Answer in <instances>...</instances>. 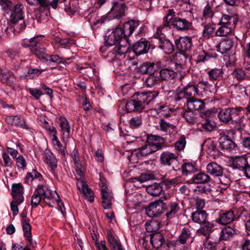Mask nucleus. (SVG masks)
<instances>
[{
    "label": "nucleus",
    "instance_id": "nucleus-61",
    "mask_svg": "<svg viewBox=\"0 0 250 250\" xmlns=\"http://www.w3.org/2000/svg\"><path fill=\"white\" fill-rule=\"evenodd\" d=\"M215 27L212 25L207 24L204 26L203 35L204 37L208 38L214 32Z\"/></svg>",
    "mask_w": 250,
    "mask_h": 250
},
{
    "label": "nucleus",
    "instance_id": "nucleus-56",
    "mask_svg": "<svg viewBox=\"0 0 250 250\" xmlns=\"http://www.w3.org/2000/svg\"><path fill=\"white\" fill-rule=\"evenodd\" d=\"M160 130L164 132L167 133L168 129H173L175 126L167 122L164 119H161L159 123Z\"/></svg>",
    "mask_w": 250,
    "mask_h": 250
},
{
    "label": "nucleus",
    "instance_id": "nucleus-2",
    "mask_svg": "<svg viewBox=\"0 0 250 250\" xmlns=\"http://www.w3.org/2000/svg\"><path fill=\"white\" fill-rule=\"evenodd\" d=\"M156 96L153 92H137L133 95V99L126 103V110L127 112H141L146 105L153 102Z\"/></svg>",
    "mask_w": 250,
    "mask_h": 250
},
{
    "label": "nucleus",
    "instance_id": "nucleus-52",
    "mask_svg": "<svg viewBox=\"0 0 250 250\" xmlns=\"http://www.w3.org/2000/svg\"><path fill=\"white\" fill-rule=\"evenodd\" d=\"M146 230L147 232L152 233L157 232L160 228L159 223L155 221H151L150 223L146 224Z\"/></svg>",
    "mask_w": 250,
    "mask_h": 250
},
{
    "label": "nucleus",
    "instance_id": "nucleus-50",
    "mask_svg": "<svg viewBox=\"0 0 250 250\" xmlns=\"http://www.w3.org/2000/svg\"><path fill=\"white\" fill-rule=\"evenodd\" d=\"M239 218L245 222L246 229L250 231V212L247 211L242 212L239 214Z\"/></svg>",
    "mask_w": 250,
    "mask_h": 250
},
{
    "label": "nucleus",
    "instance_id": "nucleus-57",
    "mask_svg": "<svg viewBox=\"0 0 250 250\" xmlns=\"http://www.w3.org/2000/svg\"><path fill=\"white\" fill-rule=\"evenodd\" d=\"M233 76L238 81H242L246 78L247 75L244 70L242 68L236 69L232 73Z\"/></svg>",
    "mask_w": 250,
    "mask_h": 250
},
{
    "label": "nucleus",
    "instance_id": "nucleus-8",
    "mask_svg": "<svg viewBox=\"0 0 250 250\" xmlns=\"http://www.w3.org/2000/svg\"><path fill=\"white\" fill-rule=\"evenodd\" d=\"M139 24L138 21L130 20L125 23L122 28H116L121 32L120 35L123 39V42H125L127 43V37L133 33L134 30L138 27Z\"/></svg>",
    "mask_w": 250,
    "mask_h": 250
},
{
    "label": "nucleus",
    "instance_id": "nucleus-59",
    "mask_svg": "<svg viewBox=\"0 0 250 250\" xmlns=\"http://www.w3.org/2000/svg\"><path fill=\"white\" fill-rule=\"evenodd\" d=\"M186 141L184 135H182L175 143V148L180 151L183 150L186 146Z\"/></svg>",
    "mask_w": 250,
    "mask_h": 250
},
{
    "label": "nucleus",
    "instance_id": "nucleus-43",
    "mask_svg": "<svg viewBox=\"0 0 250 250\" xmlns=\"http://www.w3.org/2000/svg\"><path fill=\"white\" fill-rule=\"evenodd\" d=\"M207 73L209 80L213 82L219 79L221 75L223 74V71L221 68H214L208 71Z\"/></svg>",
    "mask_w": 250,
    "mask_h": 250
},
{
    "label": "nucleus",
    "instance_id": "nucleus-60",
    "mask_svg": "<svg viewBox=\"0 0 250 250\" xmlns=\"http://www.w3.org/2000/svg\"><path fill=\"white\" fill-rule=\"evenodd\" d=\"M212 5L209 4V3H208L205 7L203 12V15L206 19L211 18L213 16L214 13L212 9Z\"/></svg>",
    "mask_w": 250,
    "mask_h": 250
},
{
    "label": "nucleus",
    "instance_id": "nucleus-51",
    "mask_svg": "<svg viewBox=\"0 0 250 250\" xmlns=\"http://www.w3.org/2000/svg\"><path fill=\"white\" fill-rule=\"evenodd\" d=\"M130 127L132 128L139 127L142 123V118L141 115L135 116L131 118L129 121Z\"/></svg>",
    "mask_w": 250,
    "mask_h": 250
},
{
    "label": "nucleus",
    "instance_id": "nucleus-22",
    "mask_svg": "<svg viewBox=\"0 0 250 250\" xmlns=\"http://www.w3.org/2000/svg\"><path fill=\"white\" fill-rule=\"evenodd\" d=\"M206 170L207 173L212 175L215 179L220 176L223 172L222 167L215 162L208 164L206 167Z\"/></svg>",
    "mask_w": 250,
    "mask_h": 250
},
{
    "label": "nucleus",
    "instance_id": "nucleus-49",
    "mask_svg": "<svg viewBox=\"0 0 250 250\" xmlns=\"http://www.w3.org/2000/svg\"><path fill=\"white\" fill-rule=\"evenodd\" d=\"M43 59H45L46 61L48 62V63L52 62L59 64L66 62L65 59L60 57L58 55H48L47 54V56Z\"/></svg>",
    "mask_w": 250,
    "mask_h": 250
},
{
    "label": "nucleus",
    "instance_id": "nucleus-16",
    "mask_svg": "<svg viewBox=\"0 0 250 250\" xmlns=\"http://www.w3.org/2000/svg\"><path fill=\"white\" fill-rule=\"evenodd\" d=\"M24 6L22 4H17L15 5L13 9L12 10L10 15V21L13 23H16L19 21L21 20L23 18V9Z\"/></svg>",
    "mask_w": 250,
    "mask_h": 250
},
{
    "label": "nucleus",
    "instance_id": "nucleus-13",
    "mask_svg": "<svg viewBox=\"0 0 250 250\" xmlns=\"http://www.w3.org/2000/svg\"><path fill=\"white\" fill-rule=\"evenodd\" d=\"M150 47L149 42L141 39L135 42L132 46V50L137 56L146 53Z\"/></svg>",
    "mask_w": 250,
    "mask_h": 250
},
{
    "label": "nucleus",
    "instance_id": "nucleus-36",
    "mask_svg": "<svg viewBox=\"0 0 250 250\" xmlns=\"http://www.w3.org/2000/svg\"><path fill=\"white\" fill-rule=\"evenodd\" d=\"M34 193L41 197L43 196L47 198L53 197V196H54L52 191L48 190L47 188H45L42 185H39L37 188L35 189Z\"/></svg>",
    "mask_w": 250,
    "mask_h": 250
},
{
    "label": "nucleus",
    "instance_id": "nucleus-1",
    "mask_svg": "<svg viewBox=\"0 0 250 250\" xmlns=\"http://www.w3.org/2000/svg\"><path fill=\"white\" fill-rule=\"evenodd\" d=\"M244 108L238 106L228 107L220 110L218 117L222 122L231 124L234 125L236 130H241L246 126V119L244 115Z\"/></svg>",
    "mask_w": 250,
    "mask_h": 250
},
{
    "label": "nucleus",
    "instance_id": "nucleus-33",
    "mask_svg": "<svg viewBox=\"0 0 250 250\" xmlns=\"http://www.w3.org/2000/svg\"><path fill=\"white\" fill-rule=\"evenodd\" d=\"M192 179L193 183L195 184L207 183L212 180L210 177L204 172H200L196 174Z\"/></svg>",
    "mask_w": 250,
    "mask_h": 250
},
{
    "label": "nucleus",
    "instance_id": "nucleus-12",
    "mask_svg": "<svg viewBox=\"0 0 250 250\" xmlns=\"http://www.w3.org/2000/svg\"><path fill=\"white\" fill-rule=\"evenodd\" d=\"M175 43L177 49L183 53L190 50L192 44V39L188 37H180L175 40Z\"/></svg>",
    "mask_w": 250,
    "mask_h": 250
},
{
    "label": "nucleus",
    "instance_id": "nucleus-17",
    "mask_svg": "<svg viewBox=\"0 0 250 250\" xmlns=\"http://www.w3.org/2000/svg\"><path fill=\"white\" fill-rule=\"evenodd\" d=\"M194 237L192 236L191 231L190 229L184 228L181 231L177 243H180L181 244H186L188 243L191 244L193 242Z\"/></svg>",
    "mask_w": 250,
    "mask_h": 250
},
{
    "label": "nucleus",
    "instance_id": "nucleus-38",
    "mask_svg": "<svg viewBox=\"0 0 250 250\" xmlns=\"http://www.w3.org/2000/svg\"><path fill=\"white\" fill-rule=\"evenodd\" d=\"M159 75L162 80L167 81L174 78L176 73L172 69L167 68L162 69Z\"/></svg>",
    "mask_w": 250,
    "mask_h": 250
},
{
    "label": "nucleus",
    "instance_id": "nucleus-28",
    "mask_svg": "<svg viewBox=\"0 0 250 250\" xmlns=\"http://www.w3.org/2000/svg\"><path fill=\"white\" fill-rule=\"evenodd\" d=\"M184 97L188 100L189 98L194 97L198 94V88L197 86L193 84H188L184 87L182 90Z\"/></svg>",
    "mask_w": 250,
    "mask_h": 250
},
{
    "label": "nucleus",
    "instance_id": "nucleus-35",
    "mask_svg": "<svg viewBox=\"0 0 250 250\" xmlns=\"http://www.w3.org/2000/svg\"><path fill=\"white\" fill-rule=\"evenodd\" d=\"M201 116L203 118L205 117V121L202 123V127L205 130L211 131L216 127V123L209 117H207L205 113H202Z\"/></svg>",
    "mask_w": 250,
    "mask_h": 250
},
{
    "label": "nucleus",
    "instance_id": "nucleus-3",
    "mask_svg": "<svg viewBox=\"0 0 250 250\" xmlns=\"http://www.w3.org/2000/svg\"><path fill=\"white\" fill-rule=\"evenodd\" d=\"M147 142L139 149V153L142 156H146L162 149L165 146L166 140L159 136L151 135L148 136Z\"/></svg>",
    "mask_w": 250,
    "mask_h": 250
},
{
    "label": "nucleus",
    "instance_id": "nucleus-4",
    "mask_svg": "<svg viewBox=\"0 0 250 250\" xmlns=\"http://www.w3.org/2000/svg\"><path fill=\"white\" fill-rule=\"evenodd\" d=\"M76 166V179L77 180V186L80 191L83 194L90 202L94 201V193L83 179V172L82 170V164H77Z\"/></svg>",
    "mask_w": 250,
    "mask_h": 250
},
{
    "label": "nucleus",
    "instance_id": "nucleus-23",
    "mask_svg": "<svg viewBox=\"0 0 250 250\" xmlns=\"http://www.w3.org/2000/svg\"><path fill=\"white\" fill-rule=\"evenodd\" d=\"M27 3L30 5H40L41 7L46 8L48 7L50 5L54 9H56L57 7V4L59 2L58 0H53L50 3L49 0H25Z\"/></svg>",
    "mask_w": 250,
    "mask_h": 250
},
{
    "label": "nucleus",
    "instance_id": "nucleus-10",
    "mask_svg": "<svg viewBox=\"0 0 250 250\" xmlns=\"http://www.w3.org/2000/svg\"><path fill=\"white\" fill-rule=\"evenodd\" d=\"M235 212L233 209L221 211L219 213L218 216L215 219V221L220 225H226L229 224L237 218H239V216H236Z\"/></svg>",
    "mask_w": 250,
    "mask_h": 250
},
{
    "label": "nucleus",
    "instance_id": "nucleus-21",
    "mask_svg": "<svg viewBox=\"0 0 250 250\" xmlns=\"http://www.w3.org/2000/svg\"><path fill=\"white\" fill-rule=\"evenodd\" d=\"M187 105L189 110H199L205 107V104L203 100L192 97L187 100Z\"/></svg>",
    "mask_w": 250,
    "mask_h": 250
},
{
    "label": "nucleus",
    "instance_id": "nucleus-55",
    "mask_svg": "<svg viewBox=\"0 0 250 250\" xmlns=\"http://www.w3.org/2000/svg\"><path fill=\"white\" fill-rule=\"evenodd\" d=\"M197 62H205L210 59V55L204 50L199 51L196 55Z\"/></svg>",
    "mask_w": 250,
    "mask_h": 250
},
{
    "label": "nucleus",
    "instance_id": "nucleus-34",
    "mask_svg": "<svg viewBox=\"0 0 250 250\" xmlns=\"http://www.w3.org/2000/svg\"><path fill=\"white\" fill-rule=\"evenodd\" d=\"M146 191L152 196H157L161 193L163 191V188L160 184L155 183L147 186Z\"/></svg>",
    "mask_w": 250,
    "mask_h": 250
},
{
    "label": "nucleus",
    "instance_id": "nucleus-46",
    "mask_svg": "<svg viewBox=\"0 0 250 250\" xmlns=\"http://www.w3.org/2000/svg\"><path fill=\"white\" fill-rule=\"evenodd\" d=\"M220 27L215 32L216 36L224 37L227 36L231 33L232 29L229 26L220 25Z\"/></svg>",
    "mask_w": 250,
    "mask_h": 250
},
{
    "label": "nucleus",
    "instance_id": "nucleus-6",
    "mask_svg": "<svg viewBox=\"0 0 250 250\" xmlns=\"http://www.w3.org/2000/svg\"><path fill=\"white\" fill-rule=\"evenodd\" d=\"M154 37L156 40V46L166 54H170L174 51V48L173 44L166 38L164 34L155 33Z\"/></svg>",
    "mask_w": 250,
    "mask_h": 250
},
{
    "label": "nucleus",
    "instance_id": "nucleus-5",
    "mask_svg": "<svg viewBox=\"0 0 250 250\" xmlns=\"http://www.w3.org/2000/svg\"><path fill=\"white\" fill-rule=\"evenodd\" d=\"M41 38V36H37L30 38L28 41L24 39L21 44L23 47H29L30 51L40 59H44L47 54L39 40Z\"/></svg>",
    "mask_w": 250,
    "mask_h": 250
},
{
    "label": "nucleus",
    "instance_id": "nucleus-64",
    "mask_svg": "<svg viewBox=\"0 0 250 250\" xmlns=\"http://www.w3.org/2000/svg\"><path fill=\"white\" fill-rule=\"evenodd\" d=\"M41 200L42 197L34 193L31 200V205L32 208L37 207L40 204Z\"/></svg>",
    "mask_w": 250,
    "mask_h": 250
},
{
    "label": "nucleus",
    "instance_id": "nucleus-31",
    "mask_svg": "<svg viewBox=\"0 0 250 250\" xmlns=\"http://www.w3.org/2000/svg\"><path fill=\"white\" fill-rule=\"evenodd\" d=\"M44 162L49 165L52 171H54L57 166V160L53 153L49 150L44 152Z\"/></svg>",
    "mask_w": 250,
    "mask_h": 250
},
{
    "label": "nucleus",
    "instance_id": "nucleus-37",
    "mask_svg": "<svg viewBox=\"0 0 250 250\" xmlns=\"http://www.w3.org/2000/svg\"><path fill=\"white\" fill-rule=\"evenodd\" d=\"M138 71L143 74H152L155 72L154 63L149 62H145L139 66Z\"/></svg>",
    "mask_w": 250,
    "mask_h": 250
},
{
    "label": "nucleus",
    "instance_id": "nucleus-42",
    "mask_svg": "<svg viewBox=\"0 0 250 250\" xmlns=\"http://www.w3.org/2000/svg\"><path fill=\"white\" fill-rule=\"evenodd\" d=\"M215 179L223 186V187H220V188L223 190H226L229 186L231 183L230 178L227 175H224L223 173Z\"/></svg>",
    "mask_w": 250,
    "mask_h": 250
},
{
    "label": "nucleus",
    "instance_id": "nucleus-44",
    "mask_svg": "<svg viewBox=\"0 0 250 250\" xmlns=\"http://www.w3.org/2000/svg\"><path fill=\"white\" fill-rule=\"evenodd\" d=\"M61 129L63 131L62 133V139L64 141V137H69L70 133V127L69 125V123L65 119H63L62 120L60 125Z\"/></svg>",
    "mask_w": 250,
    "mask_h": 250
},
{
    "label": "nucleus",
    "instance_id": "nucleus-27",
    "mask_svg": "<svg viewBox=\"0 0 250 250\" xmlns=\"http://www.w3.org/2000/svg\"><path fill=\"white\" fill-rule=\"evenodd\" d=\"M107 237L112 250H124L121 243L115 238L112 230L107 231Z\"/></svg>",
    "mask_w": 250,
    "mask_h": 250
},
{
    "label": "nucleus",
    "instance_id": "nucleus-11",
    "mask_svg": "<svg viewBox=\"0 0 250 250\" xmlns=\"http://www.w3.org/2000/svg\"><path fill=\"white\" fill-rule=\"evenodd\" d=\"M175 13L176 12L173 9L167 10L166 16L164 18L163 24L157 28L156 33L164 34L166 31L171 28L172 21L175 16Z\"/></svg>",
    "mask_w": 250,
    "mask_h": 250
},
{
    "label": "nucleus",
    "instance_id": "nucleus-45",
    "mask_svg": "<svg viewBox=\"0 0 250 250\" xmlns=\"http://www.w3.org/2000/svg\"><path fill=\"white\" fill-rule=\"evenodd\" d=\"M44 69L38 68H32L28 70L27 74L25 75H21L20 76L21 79H32L39 76L42 72L44 71Z\"/></svg>",
    "mask_w": 250,
    "mask_h": 250
},
{
    "label": "nucleus",
    "instance_id": "nucleus-26",
    "mask_svg": "<svg viewBox=\"0 0 250 250\" xmlns=\"http://www.w3.org/2000/svg\"><path fill=\"white\" fill-rule=\"evenodd\" d=\"M233 46V41L231 39L226 38L222 40L216 46L218 51L222 54L228 52Z\"/></svg>",
    "mask_w": 250,
    "mask_h": 250
},
{
    "label": "nucleus",
    "instance_id": "nucleus-15",
    "mask_svg": "<svg viewBox=\"0 0 250 250\" xmlns=\"http://www.w3.org/2000/svg\"><path fill=\"white\" fill-rule=\"evenodd\" d=\"M250 159V157H247L246 155L236 156L233 159L231 167L234 169H238L240 171L246 168Z\"/></svg>",
    "mask_w": 250,
    "mask_h": 250
},
{
    "label": "nucleus",
    "instance_id": "nucleus-41",
    "mask_svg": "<svg viewBox=\"0 0 250 250\" xmlns=\"http://www.w3.org/2000/svg\"><path fill=\"white\" fill-rule=\"evenodd\" d=\"M159 76V75H158V74H155V72L149 74L145 81L146 85L148 87H151L159 83L161 80Z\"/></svg>",
    "mask_w": 250,
    "mask_h": 250
},
{
    "label": "nucleus",
    "instance_id": "nucleus-53",
    "mask_svg": "<svg viewBox=\"0 0 250 250\" xmlns=\"http://www.w3.org/2000/svg\"><path fill=\"white\" fill-rule=\"evenodd\" d=\"M183 117L189 124H193L196 121L195 113L192 110L186 111L183 114Z\"/></svg>",
    "mask_w": 250,
    "mask_h": 250
},
{
    "label": "nucleus",
    "instance_id": "nucleus-54",
    "mask_svg": "<svg viewBox=\"0 0 250 250\" xmlns=\"http://www.w3.org/2000/svg\"><path fill=\"white\" fill-rule=\"evenodd\" d=\"M157 109L159 110V112L161 113V114L163 115L164 117L168 118L171 116V113L172 111L170 110L167 106L158 104H157Z\"/></svg>",
    "mask_w": 250,
    "mask_h": 250
},
{
    "label": "nucleus",
    "instance_id": "nucleus-62",
    "mask_svg": "<svg viewBox=\"0 0 250 250\" xmlns=\"http://www.w3.org/2000/svg\"><path fill=\"white\" fill-rule=\"evenodd\" d=\"M232 16L227 14H222V17L218 23L219 25L229 26L230 25V21Z\"/></svg>",
    "mask_w": 250,
    "mask_h": 250
},
{
    "label": "nucleus",
    "instance_id": "nucleus-24",
    "mask_svg": "<svg viewBox=\"0 0 250 250\" xmlns=\"http://www.w3.org/2000/svg\"><path fill=\"white\" fill-rule=\"evenodd\" d=\"M201 225V227L197 230L198 234L205 237H209L210 234L213 231L214 224L206 221Z\"/></svg>",
    "mask_w": 250,
    "mask_h": 250
},
{
    "label": "nucleus",
    "instance_id": "nucleus-20",
    "mask_svg": "<svg viewBox=\"0 0 250 250\" xmlns=\"http://www.w3.org/2000/svg\"><path fill=\"white\" fill-rule=\"evenodd\" d=\"M5 121L11 125L20 127L23 129H27L25 122L21 119L20 116H8L5 118Z\"/></svg>",
    "mask_w": 250,
    "mask_h": 250
},
{
    "label": "nucleus",
    "instance_id": "nucleus-39",
    "mask_svg": "<svg viewBox=\"0 0 250 250\" xmlns=\"http://www.w3.org/2000/svg\"><path fill=\"white\" fill-rule=\"evenodd\" d=\"M129 49L128 42L126 43L125 42H121L118 45H116L113 50V53L116 55H118L120 56L124 55L127 53Z\"/></svg>",
    "mask_w": 250,
    "mask_h": 250
},
{
    "label": "nucleus",
    "instance_id": "nucleus-32",
    "mask_svg": "<svg viewBox=\"0 0 250 250\" xmlns=\"http://www.w3.org/2000/svg\"><path fill=\"white\" fill-rule=\"evenodd\" d=\"M219 145L222 149H230L233 148L235 144L229 138L228 136H222L219 140Z\"/></svg>",
    "mask_w": 250,
    "mask_h": 250
},
{
    "label": "nucleus",
    "instance_id": "nucleus-9",
    "mask_svg": "<svg viewBox=\"0 0 250 250\" xmlns=\"http://www.w3.org/2000/svg\"><path fill=\"white\" fill-rule=\"evenodd\" d=\"M165 210L166 203L157 200L151 203L146 209L147 215L152 218L160 216Z\"/></svg>",
    "mask_w": 250,
    "mask_h": 250
},
{
    "label": "nucleus",
    "instance_id": "nucleus-25",
    "mask_svg": "<svg viewBox=\"0 0 250 250\" xmlns=\"http://www.w3.org/2000/svg\"><path fill=\"white\" fill-rule=\"evenodd\" d=\"M150 235V243L154 248L158 249L165 244V239L161 233L155 232L151 233Z\"/></svg>",
    "mask_w": 250,
    "mask_h": 250
},
{
    "label": "nucleus",
    "instance_id": "nucleus-30",
    "mask_svg": "<svg viewBox=\"0 0 250 250\" xmlns=\"http://www.w3.org/2000/svg\"><path fill=\"white\" fill-rule=\"evenodd\" d=\"M179 204L176 202L170 201L167 205L166 204V216L168 218H172L179 210Z\"/></svg>",
    "mask_w": 250,
    "mask_h": 250
},
{
    "label": "nucleus",
    "instance_id": "nucleus-40",
    "mask_svg": "<svg viewBox=\"0 0 250 250\" xmlns=\"http://www.w3.org/2000/svg\"><path fill=\"white\" fill-rule=\"evenodd\" d=\"M14 77L11 72L2 71L0 72V81L7 84H11L13 83Z\"/></svg>",
    "mask_w": 250,
    "mask_h": 250
},
{
    "label": "nucleus",
    "instance_id": "nucleus-29",
    "mask_svg": "<svg viewBox=\"0 0 250 250\" xmlns=\"http://www.w3.org/2000/svg\"><path fill=\"white\" fill-rule=\"evenodd\" d=\"M208 213L204 210H197L192 213V219L193 222L201 224L206 221Z\"/></svg>",
    "mask_w": 250,
    "mask_h": 250
},
{
    "label": "nucleus",
    "instance_id": "nucleus-63",
    "mask_svg": "<svg viewBox=\"0 0 250 250\" xmlns=\"http://www.w3.org/2000/svg\"><path fill=\"white\" fill-rule=\"evenodd\" d=\"M204 247L208 250H215L217 247V244L216 242L209 240V237H206L204 241Z\"/></svg>",
    "mask_w": 250,
    "mask_h": 250
},
{
    "label": "nucleus",
    "instance_id": "nucleus-58",
    "mask_svg": "<svg viewBox=\"0 0 250 250\" xmlns=\"http://www.w3.org/2000/svg\"><path fill=\"white\" fill-rule=\"evenodd\" d=\"M188 55L187 53L180 52L176 55L177 63L180 65H184L187 61Z\"/></svg>",
    "mask_w": 250,
    "mask_h": 250
},
{
    "label": "nucleus",
    "instance_id": "nucleus-7",
    "mask_svg": "<svg viewBox=\"0 0 250 250\" xmlns=\"http://www.w3.org/2000/svg\"><path fill=\"white\" fill-rule=\"evenodd\" d=\"M177 158L178 157L175 153L166 151L161 154L160 160L162 165L168 166L174 170H177L179 169Z\"/></svg>",
    "mask_w": 250,
    "mask_h": 250
},
{
    "label": "nucleus",
    "instance_id": "nucleus-47",
    "mask_svg": "<svg viewBox=\"0 0 250 250\" xmlns=\"http://www.w3.org/2000/svg\"><path fill=\"white\" fill-rule=\"evenodd\" d=\"M181 169L184 175H188V174L194 172L197 170L195 166L191 163L184 164L181 167Z\"/></svg>",
    "mask_w": 250,
    "mask_h": 250
},
{
    "label": "nucleus",
    "instance_id": "nucleus-19",
    "mask_svg": "<svg viewBox=\"0 0 250 250\" xmlns=\"http://www.w3.org/2000/svg\"><path fill=\"white\" fill-rule=\"evenodd\" d=\"M23 187L20 183L13 184L12 186V195L13 199L18 200L19 203L23 201Z\"/></svg>",
    "mask_w": 250,
    "mask_h": 250
},
{
    "label": "nucleus",
    "instance_id": "nucleus-14",
    "mask_svg": "<svg viewBox=\"0 0 250 250\" xmlns=\"http://www.w3.org/2000/svg\"><path fill=\"white\" fill-rule=\"evenodd\" d=\"M172 26L178 31H186L191 28L192 23L186 19L175 16L172 21Z\"/></svg>",
    "mask_w": 250,
    "mask_h": 250
},
{
    "label": "nucleus",
    "instance_id": "nucleus-48",
    "mask_svg": "<svg viewBox=\"0 0 250 250\" xmlns=\"http://www.w3.org/2000/svg\"><path fill=\"white\" fill-rule=\"evenodd\" d=\"M180 179L178 178L173 179H162L161 184L166 187V188H169L172 186H175L180 183Z\"/></svg>",
    "mask_w": 250,
    "mask_h": 250
},
{
    "label": "nucleus",
    "instance_id": "nucleus-18",
    "mask_svg": "<svg viewBox=\"0 0 250 250\" xmlns=\"http://www.w3.org/2000/svg\"><path fill=\"white\" fill-rule=\"evenodd\" d=\"M121 33L119 30L115 29L109 35L105 38V45L110 46L115 45L118 42L119 43L123 42V39L120 35Z\"/></svg>",
    "mask_w": 250,
    "mask_h": 250
}]
</instances>
